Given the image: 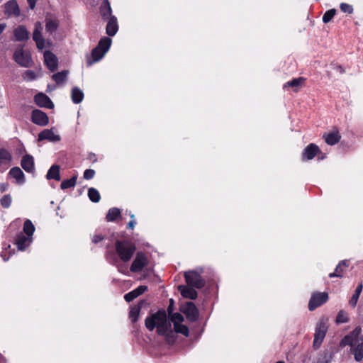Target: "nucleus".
Here are the masks:
<instances>
[{
	"mask_svg": "<svg viewBox=\"0 0 363 363\" xmlns=\"http://www.w3.org/2000/svg\"><path fill=\"white\" fill-rule=\"evenodd\" d=\"M145 327L150 331L157 329V333L160 335L167 337V340L170 342L171 337L173 335L172 331V325L167 320V314L164 311H159L158 312L147 317L145 320Z\"/></svg>",
	"mask_w": 363,
	"mask_h": 363,
	"instance_id": "nucleus-1",
	"label": "nucleus"
},
{
	"mask_svg": "<svg viewBox=\"0 0 363 363\" xmlns=\"http://www.w3.org/2000/svg\"><path fill=\"white\" fill-rule=\"evenodd\" d=\"M361 333L362 328L357 327L352 332L345 335L340 344L342 347L347 345L351 347V352L357 362H360L363 359V335L359 337Z\"/></svg>",
	"mask_w": 363,
	"mask_h": 363,
	"instance_id": "nucleus-2",
	"label": "nucleus"
},
{
	"mask_svg": "<svg viewBox=\"0 0 363 363\" xmlns=\"http://www.w3.org/2000/svg\"><path fill=\"white\" fill-rule=\"evenodd\" d=\"M112 40L111 38L108 37H104L101 39L99 43V45L96 48L92 50L91 57L93 58L92 60H88L87 65L91 66L93 63L96 62L101 60L105 54L108 51Z\"/></svg>",
	"mask_w": 363,
	"mask_h": 363,
	"instance_id": "nucleus-3",
	"label": "nucleus"
},
{
	"mask_svg": "<svg viewBox=\"0 0 363 363\" xmlns=\"http://www.w3.org/2000/svg\"><path fill=\"white\" fill-rule=\"evenodd\" d=\"M116 250L121 259L126 262L133 257L135 251V247L129 242L117 241L116 242Z\"/></svg>",
	"mask_w": 363,
	"mask_h": 363,
	"instance_id": "nucleus-4",
	"label": "nucleus"
},
{
	"mask_svg": "<svg viewBox=\"0 0 363 363\" xmlns=\"http://www.w3.org/2000/svg\"><path fill=\"white\" fill-rule=\"evenodd\" d=\"M171 321L174 325V332L177 333H181L186 337L189 336V328L182 324L184 318L181 313H174L169 315Z\"/></svg>",
	"mask_w": 363,
	"mask_h": 363,
	"instance_id": "nucleus-5",
	"label": "nucleus"
},
{
	"mask_svg": "<svg viewBox=\"0 0 363 363\" xmlns=\"http://www.w3.org/2000/svg\"><path fill=\"white\" fill-rule=\"evenodd\" d=\"M13 60L21 67H28L31 64V57L28 52L18 49L13 54Z\"/></svg>",
	"mask_w": 363,
	"mask_h": 363,
	"instance_id": "nucleus-6",
	"label": "nucleus"
},
{
	"mask_svg": "<svg viewBox=\"0 0 363 363\" xmlns=\"http://www.w3.org/2000/svg\"><path fill=\"white\" fill-rule=\"evenodd\" d=\"M45 140L51 143H57L61 140V137L57 133L56 129L52 128L50 129H44L38 134V140L39 142Z\"/></svg>",
	"mask_w": 363,
	"mask_h": 363,
	"instance_id": "nucleus-7",
	"label": "nucleus"
},
{
	"mask_svg": "<svg viewBox=\"0 0 363 363\" xmlns=\"http://www.w3.org/2000/svg\"><path fill=\"white\" fill-rule=\"evenodd\" d=\"M327 330L328 326L324 320H320L315 329L313 342L314 347H318L320 345L326 335Z\"/></svg>",
	"mask_w": 363,
	"mask_h": 363,
	"instance_id": "nucleus-8",
	"label": "nucleus"
},
{
	"mask_svg": "<svg viewBox=\"0 0 363 363\" xmlns=\"http://www.w3.org/2000/svg\"><path fill=\"white\" fill-rule=\"evenodd\" d=\"M184 277L188 284L196 288L200 289L204 286V281L200 274L194 271H190L184 273Z\"/></svg>",
	"mask_w": 363,
	"mask_h": 363,
	"instance_id": "nucleus-9",
	"label": "nucleus"
},
{
	"mask_svg": "<svg viewBox=\"0 0 363 363\" xmlns=\"http://www.w3.org/2000/svg\"><path fill=\"white\" fill-rule=\"evenodd\" d=\"M148 264L147 257L142 252H138L136 255L131 266L130 271L133 272H140Z\"/></svg>",
	"mask_w": 363,
	"mask_h": 363,
	"instance_id": "nucleus-10",
	"label": "nucleus"
},
{
	"mask_svg": "<svg viewBox=\"0 0 363 363\" xmlns=\"http://www.w3.org/2000/svg\"><path fill=\"white\" fill-rule=\"evenodd\" d=\"M328 298V296L325 292L313 294L308 303V309L310 311H313L317 307L326 302Z\"/></svg>",
	"mask_w": 363,
	"mask_h": 363,
	"instance_id": "nucleus-11",
	"label": "nucleus"
},
{
	"mask_svg": "<svg viewBox=\"0 0 363 363\" xmlns=\"http://www.w3.org/2000/svg\"><path fill=\"white\" fill-rule=\"evenodd\" d=\"M31 121L39 126H45L49 123V118L47 114L38 109L32 111Z\"/></svg>",
	"mask_w": 363,
	"mask_h": 363,
	"instance_id": "nucleus-12",
	"label": "nucleus"
},
{
	"mask_svg": "<svg viewBox=\"0 0 363 363\" xmlns=\"http://www.w3.org/2000/svg\"><path fill=\"white\" fill-rule=\"evenodd\" d=\"M182 312L185 314L186 318L190 321H195L199 316V311L192 302L186 303L182 307Z\"/></svg>",
	"mask_w": 363,
	"mask_h": 363,
	"instance_id": "nucleus-13",
	"label": "nucleus"
},
{
	"mask_svg": "<svg viewBox=\"0 0 363 363\" xmlns=\"http://www.w3.org/2000/svg\"><path fill=\"white\" fill-rule=\"evenodd\" d=\"M43 26L41 23L37 22L35 25V29L33 33V38L35 41L38 49H43L45 47V40L42 35Z\"/></svg>",
	"mask_w": 363,
	"mask_h": 363,
	"instance_id": "nucleus-14",
	"label": "nucleus"
},
{
	"mask_svg": "<svg viewBox=\"0 0 363 363\" xmlns=\"http://www.w3.org/2000/svg\"><path fill=\"white\" fill-rule=\"evenodd\" d=\"M35 104L40 107L53 108L54 104L50 99L43 93H38L34 97Z\"/></svg>",
	"mask_w": 363,
	"mask_h": 363,
	"instance_id": "nucleus-15",
	"label": "nucleus"
},
{
	"mask_svg": "<svg viewBox=\"0 0 363 363\" xmlns=\"http://www.w3.org/2000/svg\"><path fill=\"white\" fill-rule=\"evenodd\" d=\"M44 62L48 69L51 71H54L57 67V58L50 51H45L44 52Z\"/></svg>",
	"mask_w": 363,
	"mask_h": 363,
	"instance_id": "nucleus-16",
	"label": "nucleus"
},
{
	"mask_svg": "<svg viewBox=\"0 0 363 363\" xmlns=\"http://www.w3.org/2000/svg\"><path fill=\"white\" fill-rule=\"evenodd\" d=\"M319 151V147L315 144L311 143L304 149L303 152V160H311L313 159Z\"/></svg>",
	"mask_w": 363,
	"mask_h": 363,
	"instance_id": "nucleus-17",
	"label": "nucleus"
},
{
	"mask_svg": "<svg viewBox=\"0 0 363 363\" xmlns=\"http://www.w3.org/2000/svg\"><path fill=\"white\" fill-rule=\"evenodd\" d=\"M5 13L9 16H18L20 14L18 5L16 1H10L5 4Z\"/></svg>",
	"mask_w": 363,
	"mask_h": 363,
	"instance_id": "nucleus-18",
	"label": "nucleus"
},
{
	"mask_svg": "<svg viewBox=\"0 0 363 363\" xmlns=\"http://www.w3.org/2000/svg\"><path fill=\"white\" fill-rule=\"evenodd\" d=\"M147 289V287L146 286H140L135 289L133 290L132 291L126 294L124 296V298L127 302H130L135 298H136L138 296L143 294L145 291H146Z\"/></svg>",
	"mask_w": 363,
	"mask_h": 363,
	"instance_id": "nucleus-19",
	"label": "nucleus"
},
{
	"mask_svg": "<svg viewBox=\"0 0 363 363\" xmlns=\"http://www.w3.org/2000/svg\"><path fill=\"white\" fill-rule=\"evenodd\" d=\"M33 237L18 235L16 240V245L20 250H25L26 248L32 242Z\"/></svg>",
	"mask_w": 363,
	"mask_h": 363,
	"instance_id": "nucleus-20",
	"label": "nucleus"
},
{
	"mask_svg": "<svg viewBox=\"0 0 363 363\" xmlns=\"http://www.w3.org/2000/svg\"><path fill=\"white\" fill-rule=\"evenodd\" d=\"M179 290L184 298L194 300L197 297V292L190 286H179Z\"/></svg>",
	"mask_w": 363,
	"mask_h": 363,
	"instance_id": "nucleus-21",
	"label": "nucleus"
},
{
	"mask_svg": "<svg viewBox=\"0 0 363 363\" xmlns=\"http://www.w3.org/2000/svg\"><path fill=\"white\" fill-rule=\"evenodd\" d=\"M118 27L117 19L114 16H111L106 26V33L110 36H113L116 34Z\"/></svg>",
	"mask_w": 363,
	"mask_h": 363,
	"instance_id": "nucleus-22",
	"label": "nucleus"
},
{
	"mask_svg": "<svg viewBox=\"0 0 363 363\" xmlns=\"http://www.w3.org/2000/svg\"><path fill=\"white\" fill-rule=\"evenodd\" d=\"M9 174L16 180V182L19 184H22L25 182L24 174L19 167H13L11 169Z\"/></svg>",
	"mask_w": 363,
	"mask_h": 363,
	"instance_id": "nucleus-23",
	"label": "nucleus"
},
{
	"mask_svg": "<svg viewBox=\"0 0 363 363\" xmlns=\"http://www.w3.org/2000/svg\"><path fill=\"white\" fill-rule=\"evenodd\" d=\"M325 143L329 145L337 143L340 140V135L337 131L326 133L323 135Z\"/></svg>",
	"mask_w": 363,
	"mask_h": 363,
	"instance_id": "nucleus-24",
	"label": "nucleus"
},
{
	"mask_svg": "<svg viewBox=\"0 0 363 363\" xmlns=\"http://www.w3.org/2000/svg\"><path fill=\"white\" fill-rule=\"evenodd\" d=\"M14 35L17 40L23 41L28 39L29 33L24 26H20L15 29Z\"/></svg>",
	"mask_w": 363,
	"mask_h": 363,
	"instance_id": "nucleus-25",
	"label": "nucleus"
},
{
	"mask_svg": "<svg viewBox=\"0 0 363 363\" xmlns=\"http://www.w3.org/2000/svg\"><path fill=\"white\" fill-rule=\"evenodd\" d=\"M22 167L28 172H30L34 169V161L33 157L26 155L21 160Z\"/></svg>",
	"mask_w": 363,
	"mask_h": 363,
	"instance_id": "nucleus-26",
	"label": "nucleus"
},
{
	"mask_svg": "<svg viewBox=\"0 0 363 363\" xmlns=\"http://www.w3.org/2000/svg\"><path fill=\"white\" fill-rule=\"evenodd\" d=\"M72 100L74 104H79L84 99V93L78 87H74L71 91Z\"/></svg>",
	"mask_w": 363,
	"mask_h": 363,
	"instance_id": "nucleus-27",
	"label": "nucleus"
},
{
	"mask_svg": "<svg viewBox=\"0 0 363 363\" xmlns=\"http://www.w3.org/2000/svg\"><path fill=\"white\" fill-rule=\"evenodd\" d=\"M46 177L48 179L59 181L60 179V167L58 165H52L48 170Z\"/></svg>",
	"mask_w": 363,
	"mask_h": 363,
	"instance_id": "nucleus-28",
	"label": "nucleus"
},
{
	"mask_svg": "<svg viewBox=\"0 0 363 363\" xmlns=\"http://www.w3.org/2000/svg\"><path fill=\"white\" fill-rule=\"evenodd\" d=\"M101 14L104 18L111 17V8L108 0H104L101 8Z\"/></svg>",
	"mask_w": 363,
	"mask_h": 363,
	"instance_id": "nucleus-29",
	"label": "nucleus"
},
{
	"mask_svg": "<svg viewBox=\"0 0 363 363\" xmlns=\"http://www.w3.org/2000/svg\"><path fill=\"white\" fill-rule=\"evenodd\" d=\"M68 74L69 72L67 70H63L54 74L52 78L57 84H61L66 80Z\"/></svg>",
	"mask_w": 363,
	"mask_h": 363,
	"instance_id": "nucleus-30",
	"label": "nucleus"
},
{
	"mask_svg": "<svg viewBox=\"0 0 363 363\" xmlns=\"http://www.w3.org/2000/svg\"><path fill=\"white\" fill-rule=\"evenodd\" d=\"M12 160V156L9 151L0 149V165L9 164Z\"/></svg>",
	"mask_w": 363,
	"mask_h": 363,
	"instance_id": "nucleus-31",
	"label": "nucleus"
},
{
	"mask_svg": "<svg viewBox=\"0 0 363 363\" xmlns=\"http://www.w3.org/2000/svg\"><path fill=\"white\" fill-rule=\"evenodd\" d=\"M35 226L30 220H26L23 224V232L24 233L30 237H33L35 232Z\"/></svg>",
	"mask_w": 363,
	"mask_h": 363,
	"instance_id": "nucleus-32",
	"label": "nucleus"
},
{
	"mask_svg": "<svg viewBox=\"0 0 363 363\" xmlns=\"http://www.w3.org/2000/svg\"><path fill=\"white\" fill-rule=\"evenodd\" d=\"M362 290V285L359 284L357 287L354 294L352 295V298H351V299L350 301V305L352 307L354 308L356 306L357 301H358V298L359 297V295L361 294Z\"/></svg>",
	"mask_w": 363,
	"mask_h": 363,
	"instance_id": "nucleus-33",
	"label": "nucleus"
},
{
	"mask_svg": "<svg viewBox=\"0 0 363 363\" xmlns=\"http://www.w3.org/2000/svg\"><path fill=\"white\" fill-rule=\"evenodd\" d=\"M345 261H342L335 268V272L330 274V277H341L342 276L343 268L347 267Z\"/></svg>",
	"mask_w": 363,
	"mask_h": 363,
	"instance_id": "nucleus-34",
	"label": "nucleus"
},
{
	"mask_svg": "<svg viewBox=\"0 0 363 363\" xmlns=\"http://www.w3.org/2000/svg\"><path fill=\"white\" fill-rule=\"evenodd\" d=\"M140 311V306H135L131 308L129 313V318L133 323H135L138 320Z\"/></svg>",
	"mask_w": 363,
	"mask_h": 363,
	"instance_id": "nucleus-35",
	"label": "nucleus"
},
{
	"mask_svg": "<svg viewBox=\"0 0 363 363\" xmlns=\"http://www.w3.org/2000/svg\"><path fill=\"white\" fill-rule=\"evenodd\" d=\"M58 27V22L56 20L49 19L46 22L45 29L50 33H54Z\"/></svg>",
	"mask_w": 363,
	"mask_h": 363,
	"instance_id": "nucleus-36",
	"label": "nucleus"
},
{
	"mask_svg": "<svg viewBox=\"0 0 363 363\" xmlns=\"http://www.w3.org/2000/svg\"><path fill=\"white\" fill-rule=\"evenodd\" d=\"M305 80L306 79L303 77H298L296 79H294L293 80L286 83L284 84V87L292 86V87L297 88V87L301 86L304 84Z\"/></svg>",
	"mask_w": 363,
	"mask_h": 363,
	"instance_id": "nucleus-37",
	"label": "nucleus"
},
{
	"mask_svg": "<svg viewBox=\"0 0 363 363\" xmlns=\"http://www.w3.org/2000/svg\"><path fill=\"white\" fill-rule=\"evenodd\" d=\"M121 214V211L117 208H111L107 215H106V219L108 221H113L118 216H119Z\"/></svg>",
	"mask_w": 363,
	"mask_h": 363,
	"instance_id": "nucleus-38",
	"label": "nucleus"
},
{
	"mask_svg": "<svg viewBox=\"0 0 363 363\" xmlns=\"http://www.w3.org/2000/svg\"><path fill=\"white\" fill-rule=\"evenodd\" d=\"M88 196L93 202H98L100 200L99 192L94 188H90L88 191Z\"/></svg>",
	"mask_w": 363,
	"mask_h": 363,
	"instance_id": "nucleus-39",
	"label": "nucleus"
},
{
	"mask_svg": "<svg viewBox=\"0 0 363 363\" xmlns=\"http://www.w3.org/2000/svg\"><path fill=\"white\" fill-rule=\"evenodd\" d=\"M76 182H77V178L75 177H74L69 179L64 180L61 183L60 187L62 189L71 188L76 185Z\"/></svg>",
	"mask_w": 363,
	"mask_h": 363,
	"instance_id": "nucleus-40",
	"label": "nucleus"
},
{
	"mask_svg": "<svg viewBox=\"0 0 363 363\" xmlns=\"http://www.w3.org/2000/svg\"><path fill=\"white\" fill-rule=\"evenodd\" d=\"M348 321L349 318L347 313L344 311H340L336 317V322L337 323H345Z\"/></svg>",
	"mask_w": 363,
	"mask_h": 363,
	"instance_id": "nucleus-41",
	"label": "nucleus"
},
{
	"mask_svg": "<svg viewBox=\"0 0 363 363\" xmlns=\"http://www.w3.org/2000/svg\"><path fill=\"white\" fill-rule=\"evenodd\" d=\"M335 13V9H330L327 11L323 16V21L325 23H328L333 18Z\"/></svg>",
	"mask_w": 363,
	"mask_h": 363,
	"instance_id": "nucleus-42",
	"label": "nucleus"
},
{
	"mask_svg": "<svg viewBox=\"0 0 363 363\" xmlns=\"http://www.w3.org/2000/svg\"><path fill=\"white\" fill-rule=\"evenodd\" d=\"M23 78L26 81H32L37 78L36 74L32 70H26L23 74Z\"/></svg>",
	"mask_w": 363,
	"mask_h": 363,
	"instance_id": "nucleus-43",
	"label": "nucleus"
},
{
	"mask_svg": "<svg viewBox=\"0 0 363 363\" xmlns=\"http://www.w3.org/2000/svg\"><path fill=\"white\" fill-rule=\"evenodd\" d=\"M1 205L4 208H9L11 203V197L9 195H4L2 199L0 200Z\"/></svg>",
	"mask_w": 363,
	"mask_h": 363,
	"instance_id": "nucleus-44",
	"label": "nucleus"
},
{
	"mask_svg": "<svg viewBox=\"0 0 363 363\" xmlns=\"http://www.w3.org/2000/svg\"><path fill=\"white\" fill-rule=\"evenodd\" d=\"M340 9L343 12L347 13H351L353 11L352 6L347 4H341Z\"/></svg>",
	"mask_w": 363,
	"mask_h": 363,
	"instance_id": "nucleus-45",
	"label": "nucleus"
},
{
	"mask_svg": "<svg viewBox=\"0 0 363 363\" xmlns=\"http://www.w3.org/2000/svg\"><path fill=\"white\" fill-rule=\"evenodd\" d=\"M95 172L93 169H89L84 172V178L86 179H91L94 177Z\"/></svg>",
	"mask_w": 363,
	"mask_h": 363,
	"instance_id": "nucleus-46",
	"label": "nucleus"
},
{
	"mask_svg": "<svg viewBox=\"0 0 363 363\" xmlns=\"http://www.w3.org/2000/svg\"><path fill=\"white\" fill-rule=\"evenodd\" d=\"M131 220L128 224V228L130 229H133L135 222V216L133 214H130Z\"/></svg>",
	"mask_w": 363,
	"mask_h": 363,
	"instance_id": "nucleus-47",
	"label": "nucleus"
},
{
	"mask_svg": "<svg viewBox=\"0 0 363 363\" xmlns=\"http://www.w3.org/2000/svg\"><path fill=\"white\" fill-rule=\"evenodd\" d=\"M102 239H103L102 236H101L99 235H95L92 238V242L94 243H97L99 241H101Z\"/></svg>",
	"mask_w": 363,
	"mask_h": 363,
	"instance_id": "nucleus-48",
	"label": "nucleus"
},
{
	"mask_svg": "<svg viewBox=\"0 0 363 363\" xmlns=\"http://www.w3.org/2000/svg\"><path fill=\"white\" fill-rule=\"evenodd\" d=\"M28 2V4L30 7V9H34L35 6V2H36V0H27Z\"/></svg>",
	"mask_w": 363,
	"mask_h": 363,
	"instance_id": "nucleus-49",
	"label": "nucleus"
},
{
	"mask_svg": "<svg viewBox=\"0 0 363 363\" xmlns=\"http://www.w3.org/2000/svg\"><path fill=\"white\" fill-rule=\"evenodd\" d=\"M5 28H6V24L1 23L0 24V34L4 30Z\"/></svg>",
	"mask_w": 363,
	"mask_h": 363,
	"instance_id": "nucleus-50",
	"label": "nucleus"
},
{
	"mask_svg": "<svg viewBox=\"0 0 363 363\" xmlns=\"http://www.w3.org/2000/svg\"><path fill=\"white\" fill-rule=\"evenodd\" d=\"M6 187V185H5V184H1V185H0V189H1L2 191H5Z\"/></svg>",
	"mask_w": 363,
	"mask_h": 363,
	"instance_id": "nucleus-51",
	"label": "nucleus"
},
{
	"mask_svg": "<svg viewBox=\"0 0 363 363\" xmlns=\"http://www.w3.org/2000/svg\"><path fill=\"white\" fill-rule=\"evenodd\" d=\"M168 313H169V315L172 314V307H171V305L168 307Z\"/></svg>",
	"mask_w": 363,
	"mask_h": 363,
	"instance_id": "nucleus-52",
	"label": "nucleus"
},
{
	"mask_svg": "<svg viewBox=\"0 0 363 363\" xmlns=\"http://www.w3.org/2000/svg\"><path fill=\"white\" fill-rule=\"evenodd\" d=\"M277 363H284L283 361H279Z\"/></svg>",
	"mask_w": 363,
	"mask_h": 363,
	"instance_id": "nucleus-53",
	"label": "nucleus"
}]
</instances>
